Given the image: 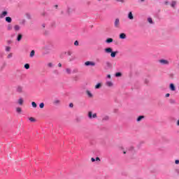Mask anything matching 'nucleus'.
<instances>
[{
	"label": "nucleus",
	"instance_id": "obj_49",
	"mask_svg": "<svg viewBox=\"0 0 179 179\" xmlns=\"http://www.w3.org/2000/svg\"><path fill=\"white\" fill-rule=\"evenodd\" d=\"M98 1H101V0H98Z\"/></svg>",
	"mask_w": 179,
	"mask_h": 179
},
{
	"label": "nucleus",
	"instance_id": "obj_48",
	"mask_svg": "<svg viewBox=\"0 0 179 179\" xmlns=\"http://www.w3.org/2000/svg\"><path fill=\"white\" fill-rule=\"evenodd\" d=\"M141 1H142V2H143L144 0H141Z\"/></svg>",
	"mask_w": 179,
	"mask_h": 179
},
{
	"label": "nucleus",
	"instance_id": "obj_29",
	"mask_svg": "<svg viewBox=\"0 0 179 179\" xmlns=\"http://www.w3.org/2000/svg\"><path fill=\"white\" fill-rule=\"evenodd\" d=\"M12 57H13V53H10L8 55L7 58L9 59L12 58Z\"/></svg>",
	"mask_w": 179,
	"mask_h": 179
},
{
	"label": "nucleus",
	"instance_id": "obj_17",
	"mask_svg": "<svg viewBox=\"0 0 179 179\" xmlns=\"http://www.w3.org/2000/svg\"><path fill=\"white\" fill-rule=\"evenodd\" d=\"M106 86H108V87H113V83L111 81H108L106 83Z\"/></svg>",
	"mask_w": 179,
	"mask_h": 179
},
{
	"label": "nucleus",
	"instance_id": "obj_30",
	"mask_svg": "<svg viewBox=\"0 0 179 179\" xmlns=\"http://www.w3.org/2000/svg\"><path fill=\"white\" fill-rule=\"evenodd\" d=\"M106 66H108V68H111V63H110V62H107L106 63Z\"/></svg>",
	"mask_w": 179,
	"mask_h": 179
},
{
	"label": "nucleus",
	"instance_id": "obj_14",
	"mask_svg": "<svg viewBox=\"0 0 179 179\" xmlns=\"http://www.w3.org/2000/svg\"><path fill=\"white\" fill-rule=\"evenodd\" d=\"M23 103H24L23 98H20L18 99V104H20V106H23Z\"/></svg>",
	"mask_w": 179,
	"mask_h": 179
},
{
	"label": "nucleus",
	"instance_id": "obj_22",
	"mask_svg": "<svg viewBox=\"0 0 179 179\" xmlns=\"http://www.w3.org/2000/svg\"><path fill=\"white\" fill-rule=\"evenodd\" d=\"M176 5H177V1H172L171 4V6L172 8H176Z\"/></svg>",
	"mask_w": 179,
	"mask_h": 179
},
{
	"label": "nucleus",
	"instance_id": "obj_24",
	"mask_svg": "<svg viewBox=\"0 0 179 179\" xmlns=\"http://www.w3.org/2000/svg\"><path fill=\"white\" fill-rule=\"evenodd\" d=\"M31 106L34 108H37V103H36V102H31Z\"/></svg>",
	"mask_w": 179,
	"mask_h": 179
},
{
	"label": "nucleus",
	"instance_id": "obj_28",
	"mask_svg": "<svg viewBox=\"0 0 179 179\" xmlns=\"http://www.w3.org/2000/svg\"><path fill=\"white\" fill-rule=\"evenodd\" d=\"M29 120L31 122H36V119H34V117H29Z\"/></svg>",
	"mask_w": 179,
	"mask_h": 179
},
{
	"label": "nucleus",
	"instance_id": "obj_26",
	"mask_svg": "<svg viewBox=\"0 0 179 179\" xmlns=\"http://www.w3.org/2000/svg\"><path fill=\"white\" fill-rule=\"evenodd\" d=\"M24 68L25 69H30V64H24Z\"/></svg>",
	"mask_w": 179,
	"mask_h": 179
},
{
	"label": "nucleus",
	"instance_id": "obj_8",
	"mask_svg": "<svg viewBox=\"0 0 179 179\" xmlns=\"http://www.w3.org/2000/svg\"><path fill=\"white\" fill-rule=\"evenodd\" d=\"M117 54H118V52L115 51V52H110V57L112 58H115V56L117 55Z\"/></svg>",
	"mask_w": 179,
	"mask_h": 179
},
{
	"label": "nucleus",
	"instance_id": "obj_27",
	"mask_svg": "<svg viewBox=\"0 0 179 179\" xmlns=\"http://www.w3.org/2000/svg\"><path fill=\"white\" fill-rule=\"evenodd\" d=\"M116 78H120V76H122V74L120 72L115 73Z\"/></svg>",
	"mask_w": 179,
	"mask_h": 179
},
{
	"label": "nucleus",
	"instance_id": "obj_31",
	"mask_svg": "<svg viewBox=\"0 0 179 179\" xmlns=\"http://www.w3.org/2000/svg\"><path fill=\"white\" fill-rule=\"evenodd\" d=\"M16 111L17 113H22V108H17Z\"/></svg>",
	"mask_w": 179,
	"mask_h": 179
},
{
	"label": "nucleus",
	"instance_id": "obj_35",
	"mask_svg": "<svg viewBox=\"0 0 179 179\" xmlns=\"http://www.w3.org/2000/svg\"><path fill=\"white\" fill-rule=\"evenodd\" d=\"M6 51H7V52H9V51H10V47L7 46V47L6 48Z\"/></svg>",
	"mask_w": 179,
	"mask_h": 179
},
{
	"label": "nucleus",
	"instance_id": "obj_21",
	"mask_svg": "<svg viewBox=\"0 0 179 179\" xmlns=\"http://www.w3.org/2000/svg\"><path fill=\"white\" fill-rule=\"evenodd\" d=\"M86 93H87L88 97H93V94H92V92H90V91L87 90Z\"/></svg>",
	"mask_w": 179,
	"mask_h": 179
},
{
	"label": "nucleus",
	"instance_id": "obj_6",
	"mask_svg": "<svg viewBox=\"0 0 179 179\" xmlns=\"http://www.w3.org/2000/svg\"><path fill=\"white\" fill-rule=\"evenodd\" d=\"M5 16H8V11H3L0 14V19H3V17H5Z\"/></svg>",
	"mask_w": 179,
	"mask_h": 179
},
{
	"label": "nucleus",
	"instance_id": "obj_18",
	"mask_svg": "<svg viewBox=\"0 0 179 179\" xmlns=\"http://www.w3.org/2000/svg\"><path fill=\"white\" fill-rule=\"evenodd\" d=\"M14 30H15V31H19V30H20V26L15 25L14 26Z\"/></svg>",
	"mask_w": 179,
	"mask_h": 179
},
{
	"label": "nucleus",
	"instance_id": "obj_42",
	"mask_svg": "<svg viewBox=\"0 0 179 179\" xmlns=\"http://www.w3.org/2000/svg\"><path fill=\"white\" fill-rule=\"evenodd\" d=\"M69 107H71V108H72L73 107V103H70V104H69Z\"/></svg>",
	"mask_w": 179,
	"mask_h": 179
},
{
	"label": "nucleus",
	"instance_id": "obj_25",
	"mask_svg": "<svg viewBox=\"0 0 179 179\" xmlns=\"http://www.w3.org/2000/svg\"><path fill=\"white\" fill-rule=\"evenodd\" d=\"M100 87H101V83H100L95 85V89H100Z\"/></svg>",
	"mask_w": 179,
	"mask_h": 179
},
{
	"label": "nucleus",
	"instance_id": "obj_3",
	"mask_svg": "<svg viewBox=\"0 0 179 179\" xmlns=\"http://www.w3.org/2000/svg\"><path fill=\"white\" fill-rule=\"evenodd\" d=\"M114 26L115 29H120V20L118 18H116L114 22Z\"/></svg>",
	"mask_w": 179,
	"mask_h": 179
},
{
	"label": "nucleus",
	"instance_id": "obj_46",
	"mask_svg": "<svg viewBox=\"0 0 179 179\" xmlns=\"http://www.w3.org/2000/svg\"><path fill=\"white\" fill-rule=\"evenodd\" d=\"M165 96L166 97H170V94H166Z\"/></svg>",
	"mask_w": 179,
	"mask_h": 179
},
{
	"label": "nucleus",
	"instance_id": "obj_15",
	"mask_svg": "<svg viewBox=\"0 0 179 179\" xmlns=\"http://www.w3.org/2000/svg\"><path fill=\"white\" fill-rule=\"evenodd\" d=\"M22 38H23V35H22L21 34H19L17 37V41H20V40H22Z\"/></svg>",
	"mask_w": 179,
	"mask_h": 179
},
{
	"label": "nucleus",
	"instance_id": "obj_32",
	"mask_svg": "<svg viewBox=\"0 0 179 179\" xmlns=\"http://www.w3.org/2000/svg\"><path fill=\"white\" fill-rule=\"evenodd\" d=\"M109 117L108 116H105L103 118V121H108L109 120Z\"/></svg>",
	"mask_w": 179,
	"mask_h": 179
},
{
	"label": "nucleus",
	"instance_id": "obj_43",
	"mask_svg": "<svg viewBox=\"0 0 179 179\" xmlns=\"http://www.w3.org/2000/svg\"><path fill=\"white\" fill-rule=\"evenodd\" d=\"M91 162H96V159L92 157V158H91Z\"/></svg>",
	"mask_w": 179,
	"mask_h": 179
},
{
	"label": "nucleus",
	"instance_id": "obj_44",
	"mask_svg": "<svg viewBox=\"0 0 179 179\" xmlns=\"http://www.w3.org/2000/svg\"><path fill=\"white\" fill-rule=\"evenodd\" d=\"M58 66H59V68H61L62 66V64L61 63H59Z\"/></svg>",
	"mask_w": 179,
	"mask_h": 179
},
{
	"label": "nucleus",
	"instance_id": "obj_20",
	"mask_svg": "<svg viewBox=\"0 0 179 179\" xmlns=\"http://www.w3.org/2000/svg\"><path fill=\"white\" fill-rule=\"evenodd\" d=\"M66 72L68 73V75H71V73H72V70H71L69 68H67L66 69Z\"/></svg>",
	"mask_w": 179,
	"mask_h": 179
},
{
	"label": "nucleus",
	"instance_id": "obj_40",
	"mask_svg": "<svg viewBox=\"0 0 179 179\" xmlns=\"http://www.w3.org/2000/svg\"><path fill=\"white\" fill-rule=\"evenodd\" d=\"M175 163H176V164H179V160H178V159H176V160L175 161Z\"/></svg>",
	"mask_w": 179,
	"mask_h": 179
},
{
	"label": "nucleus",
	"instance_id": "obj_4",
	"mask_svg": "<svg viewBox=\"0 0 179 179\" xmlns=\"http://www.w3.org/2000/svg\"><path fill=\"white\" fill-rule=\"evenodd\" d=\"M159 62L162 64V65H169V64H170L169 60L166 59H160L159 60Z\"/></svg>",
	"mask_w": 179,
	"mask_h": 179
},
{
	"label": "nucleus",
	"instance_id": "obj_10",
	"mask_svg": "<svg viewBox=\"0 0 179 179\" xmlns=\"http://www.w3.org/2000/svg\"><path fill=\"white\" fill-rule=\"evenodd\" d=\"M128 18L130 20H133L134 19V15L132 14V12H129V14H128Z\"/></svg>",
	"mask_w": 179,
	"mask_h": 179
},
{
	"label": "nucleus",
	"instance_id": "obj_34",
	"mask_svg": "<svg viewBox=\"0 0 179 179\" xmlns=\"http://www.w3.org/2000/svg\"><path fill=\"white\" fill-rule=\"evenodd\" d=\"M39 107H40V108H44V103H41L40 104H39Z\"/></svg>",
	"mask_w": 179,
	"mask_h": 179
},
{
	"label": "nucleus",
	"instance_id": "obj_47",
	"mask_svg": "<svg viewBox=\"0 0 179 179\" xmlns=\"http://www.w3.org/2000/svg\"><path fill=\"white\" fill-rule=\"evenodd\" d=\"M123 153H124V155H126L127 154V151H124Z\"/></svg>",
	"mask_w": 179,
	"mask_h": 179
},
{
	"label": "nucleus",
	"instance_id": "obj_36",
	"mask_svg": "<svg viewBox=\"0 0 179 179\" xmlns=\"http://www.w3.org/2000/svg\"><path fill=\"white\" fill-rule=\"evenodd\" d=\"M48 66L49 68H52V66H53L52 63H48Z\"/></svg>",
	"mask_w": 179,
	"mask_h": 179
},
{
	"label": "nucleus",
	"instance_id": "obj_13",
	"mask_svg": "<svg viewBox=\"0 0 179 179\" xmlns=\"http://www.w3.org/2000/svg\"><path fill=\"white\" fill-rule=\"evenodd\" d=\"M113 41H114V39L111 38H108L106 39V43H107L108 44H110V43H113Z\"/></svg>",
	"mask_w": 179,
	"mask_h": 179
},
{
	"label": "nucleus",
	"instance_id": "obj_9",
	"mask_svg": "<svg viewBox=\"0 0 179 179\" xmlns=\"http://www.w3.org/2000/svg\"><path fill=\"white\" fill-rule=\"evenodd\" d=\"M61 101L59 99H55V101H53V104L55 106H58L59 104H60Z\"/></svg>",
	"mask_w": 179,
	"mask_h": 179
},
{
	"label": "nucleus",
	"instance_id": "obj_38",
	"mask_svg": "<svg viewBox=\"0 0 179 179\" xmlns=\"http://www.w3.org/2000/svg\"><path fill=\"white\" fill-rule=\"evenodd\" d=\"M8 30H12V25L8 24Z\"/></svg>",
	"mask_w": 179,
	"mask_h": 179
},
{
	"label": "nucleus",
	"instance_id": "obj_11",
	"mask_svg": "<svg viewBox=\"0 0 179 179\" xmlns=\"http://www.w3.org/2000/svg\"><path fill=\"white\" fill-rule=\"evenodd\" d=\"M170 89L172 92H174L176 90V87L174 86V84L173 83L170 84Z\"/></svg>",
	"mask_w": 179,
	"mask_h": 179
},
{
	"label": "nucleus",
	"instance_id": "obj_37",
	"mask_svg": "<svg viewBox=\"0 0 179 179\" xmlns=\"http://www.w3.org/2000/svg\"><path fill=\"white\" fill-rule=\"evenodd\" d=\"M74 45H76V46L79 45V41H76L74 42Z\"/></svg>",
	"mask_w": 179,
	"mask_h": 179
},
{
	"label": "nucleus",
	"instance_id": "obj_23",
	"mask_svg": "<svg viewBox=\"0 0 179 179\" xmlns=\"http://www.w3.org/2000/svg\"><path fill=\"white\" fill-rule=\"evenodd\" d=\"M35 54H36V52L34 50H31V52H30L31 58H33V57H34Z\"/></svg>",
	"mask_w": 179,
	"mask_h": 179
},
{
	"label": "nucleus",
	"instance_id": "obj_19",
	"mask_svg": "<svg viewBox=\"0 0 179 179\" xmlns=\"http://www.w3.org/2000/svg\"><path fill=\"white\" fill-rule=\"evenodd\" d=\"M143 118H145V116L143 115H141L137 118V122H139L140 121H142V120H143Z\"/></svg>",
	"mask_w": 179,
	"mask_h": 179
},
{
	"label": "nucleus",
	"instance_id": "obj_2",
	"mask_svg": "<svg viewBox=\"0 0 179 179\" xmlns=\"http://www.w3.org/2000/svg\"><path fill=\"white\" fill-rule=\"evenodd\" d=\"M88 117L90 118V120H92V118H97V114L96 113H94L92 111H90L88 112Z\"/></svg>",
	"mask_w": 179,
	"mask_h": 179
},
{
	"label": "nucleus",
	"instance_id": "obj_45",
	"mask_svg": "<svg viewBox=\"0 0 179 179\" xmlns=\"http://www.w3.org/2000/svg\"><path fill=\"white\" fill-rule=\"evenodd\" d=\"M107 78H108V79H111V75L108 74V75L107 76Z\"/></svg>",
	"mask_w": 179,
	"mask_h": 179
},
{
	"label": "nucleus",
	"instance_id": "obj_33",
	"mask_svg": "<svg viewBox=\"0 0 179 179\" xmlns=\"http://www.w3.org/2000/svg\"><path fill=\"white\" fill-rule=\"evenodd\" d=\"M148 22L149 23H150L151 24H152V23H153V20H152V18H150V17L148 18Z\"/></svg>",
	"mask_w": 179,
	"mask_h": 179
},
{
	"label": "nucleus",
	"instance_id": "obj_12",
	"mask_svg": "<svg viewBox=\"0 0 179 179\" xmlns=\"http://www.w3.org/2000/svg\"><path fill=\"white\" fill-rule=\"evenodd\" d=\"M6 22H7V23H12V18L10 17H6Z\"/></svg>",
	"mask_w": 179,
	"mask_h": 179
},
{
	"label": "nucleus",
	"instance_id": "obj_1",
	"mask_svg": "<svg viewBox=\"0 0 179 179\" xmlns=\"http://www.w3.org/2000/svg\"><path fill=\"white\" fill-rule=\"evenodd\" d=\"M85 66H96V63L94 62L87 61L85 62Z\"/></svg>",
	"mask_w": 179,
	"mask_h": 179
},
{
	"label": "nucleus",
	"instance_id": "obj_41",
	"mask_svg": "<svg viewBox=\"0 0 179 179\" xmlns=\"http://www.w3.org/2000/svg\"><path fill=\"white\" fill-rule=\"evenodd\" d=\"M116 1L117 2H122V3H124V0H116Z\"/></svg>",
	"mask_w": 179,
	"mask_h": 179
},
{
	"label": "nucleus",
	"instance_id": "obj_5",
	"mask_svg": "<svg viewBox=\"0 0 179 179\" xmlns=\"http://www.w3.org/2000/svg\"><path fill=\"white\" fill-rule=\"evenodd\" d=\"M16 92L17 93H20V94L23 93V87L20 85L17 86Z\"/></svg>",
	"mask_w": 179,
	"mask_h": 179
},
{
	"label": "nucleus",
	"instance_id": "obj_7",
	"mask_svg": "<svg viewBox=\"0 0 179 179\" xmlns=\"http://www.w3.org/2000/svg\"><path fill=\"white\" fill-rule=\"evenodd\" d=\"M105 52H106L107 54H110L113 52V48H107L105 49Z\"/></svg>",
	"mask_w": 179,
	"mask_h": 179
},
{
	"label": "nucleus",
	"instance_id": "obj_16",
	"mask_svg": "<svg viewBox=\"0 0 179 179\" xmlns=\"http://www.w3.org/2000/svg\"><path fill=\"white\" fill-rule=\"evenodd\" d=\"M120 38H122V39L127 38V35L124 33H122L120 34Z\"/></svg>",
	"mask_w": 179,
	"mask_h": 179
},
{
	"label": "nucleus",
	"instance_id": "obj_39",
	"mask_svg": "<svg viewBox=\"0 0 179 179\" xmlns=\"http://www.w3.org/2000/svg\"><path fill=\"white\" fill-rule=\"evenodd\" d=\"M95 161H96V162H100V158H99V157H97L96 158Z\"/></svg>",
	"mask_w": 179,
	"mask_h": 179
}]
</instances>
